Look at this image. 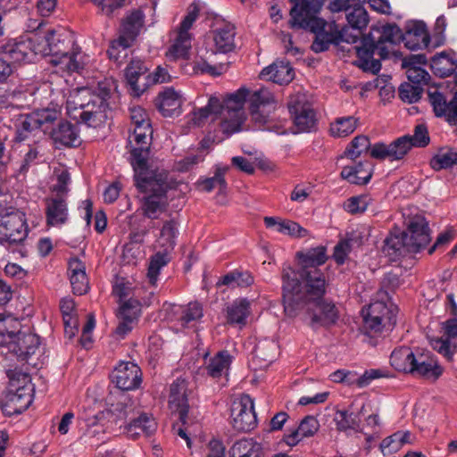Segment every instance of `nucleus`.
I'll use <instances>...</instances> for the list:
<instances>
[{
    "label": "nucleus",
    "instance_id": "f257e3e1",
    "mask_svg": "<svg viewBox=\"0 0 457 457\" xmlns=\"http://www.w3.org/2000/svg\"><path fill=\"white\" fill-rule=\"evenodd\" d=\"M247 103L252 120L264 129L285 134L286 129L275 121L278 100L269 87L250 90L239 87L223 100V129L230 134L238 132L246 120L244 105Z\"/></svg>",
    "mask_w": 457,
    "mask_h": 457
},
{
    "label": "nucleus",
    "instance_id": "f03ea898",
    "mask_svg": "<svg viewBox=\"0 0 457 457\" xmlns=\"http://www.w3.org/2000/svg\"><path fill=\"white\" fill-rule=\"evenodd\" d=\"M284 310L287 316L295 317L301 310L305 309L310 319L309 325L313 329L335 325L339 318L337 306L323 299L325 294L312 297L306 288L301 289L299 280L291 267L282 271Z\"/></svg>",
    "mask_w": 457,
    "mask_h": 457
},
{
    "label": "nucleus",
    "instance_id": "7ed1b4c3",
    "mask_svg": "<svg viewBox=\"0 0 457 457\" xmlns=\"http://www.w3.org/2000/svg\"><path fill=\"white\" fill-rule=\"evenodd\" d=\"M403 41V32L396 24H386L372 28L371 31L355 46L357 59L354 64L363 71L378 73L381 69V60L401 59L402 54L395 49Z\"/></svg>",
    "mask_w": 457,
    "mask_h": 457
},
{
    "label": "nucleus",
    "instance_id": "20e7f679",
    "mask_svg": "<svg viewBox=\"0 0 457 457\" xmlns=\"http://www.w3.org/2000/svg\"><path fill=\"white\" fill-rule=\"evenodd\" d=\"M134 170L135 186L142 194L140 203L143 214L152 220L158 219L169 205L168 175L165 172L149 173L147 164L144 169H134Z\"/></svg>",
    "mask_w": 457,
    "mask_h": 457
},
{
    "label": "nucleus",
    "instance_id": "39448f33",
    "mask_svg": "<svg viewBox=\"0 0 457 457\" xmlns=\"http://www.w3.org/2000/svg\"><path fill=\"white\" fill-rule=\"evenodd\" d=\"M290 19L288 21L291 29H302L314 33L315 39L312 44V50L321 53L328 50L333 42V36L324 32L326 21L318 17L324 0H290Z\"/></svg>",
    "mask_w": 457,
    "mask_h": 457
},
{
    "label": "nucleus",
    "instance_id": "423d86ee",
    "mask_svg": "<svg viewBox=\"0 0 457 457\" xmlns=\"http://www.w3.org/2000/svg\"><path fill=\"white\" fill-rule=\"evenodd\" d=\"M428 223L423 216L412 217L405 231L391 232L384 240L383 253L390 262H397L410 253H418L430 242Z\"/></svg>",
    "mask_w": 457,
    "mask_h": 457
},
{
    "label": "nucleus",
    "instance_id": "0eeeda50",
    "mask_svg": "<svg viewBox=\"0 0 457 457\" xmlns=\"http://www.w3.org/2000/svg\"><path fill=\"white\" fill-rule=\"evenodd\" d=\"M39 37L36 41L38 55H52L50 61L54 66L67 69L68 71H79L83 68L81 54L73 48L72 37L61 29H51L45 36L35 33Z\"/></svg>",
    "mask_w": 457,
    "mask_h": 457
},
{
    "label": "nucleus",
    "instance_id": "6e6552de",
    "mask_svg": "<svg viewBox=\"0 0 457 457\" xmlns=\"http://www.w3.org/2000/svg\"><path fill=\"white\" fill-rule=\"evenodd\" d=\"M295 256L298 260L299 269L295 273L301 285V289L306 288L307 294L315 298L325 294L327 281L324 273L319 267L328 260L326 247L319 245L306 251H300L296 253Z\"/></svg>",
    "mask_w": 457,
    "mask_h": 457
},
{
    "label": "nucleus",
    "instance_id": "1a4fd4ad",
    "mask_svg": "<svg viewBox=\"0 0 457 457\" xmlns=\"http://www.w3.org/2000/svg\"><path fill=\"white\" fill-rule=\"evenodd\" d=\"M130 119L134 124L133 134L129 137L131 164L133 169H144L149 156L152 138V126L148 114L140 106L130 108Z\"/></svg>",
    "mask_w": 457,
    "mask_h": 457
},
{
    "label": "nucleus",
    "instance_id": "9d476101",
    "mask_svg": "<svg viewBox=\"0 0 457 457\" xmlns=\"http://www.w3.org/2000/svg\"><path fill=\"white\" fill-rule=\"evenodd\" d=\"M177 233L178 229L174 220L164 222L158 239V243L163 247V251L157 252L151 257L147 270L148 282L153 287L156 286L161 269L167 265L170 261L169 252L174 248Z\"/></svg>",
    "mask_w": 457,
    "mask_h": 457
},
{
    "label": "nucleus",
    "instance_id": "9b49d317",
    "mask_svg": "<svg viewBox=\"0 0 457 457\" xmlns=\"http://www.w3.org/2000/svg\"><path fill=\"white\" fill-rule=\"evenodd\" d=\"M29 227L25 213L21 211L7 212L0 217V245L17 246L28 237Z\"/></svg>",
    "mask_w": 457,
    "mask_h": 457
},
{
    "label": "nucleus",
    "instance_id": "f8f14e48",
    "mask_svg": "<svg viewBox=\"0 0 457 457\" xmlns=\"http://www.w3.org/2000/svg\"><path fill=\"white\" fill-rule=\"evenodd\" d=\"M231 424L238 432H249L257 424L253 401L248 395H243L233 401L231 405Z\"/></svg>",
    "mask_w": 457,
    "mask_h": 457
},
{
    "label": "nucleus",
    "instance_id": "ddd939ff",
    "mask_svg": "<svg viewBox=\"0 0 457 457\" xmlns=\"http://www.w3.org/2000/svg\"><path fill=\"white\" fill-rule=\"evenodd\" d=\"M143 23L144 14L141 11H134L126 17L119 38L112 42L107 52L110 58L117 59L116 51L119 47L125 50L132 45L143 27Z\"/></svg>",
    "mask_w": 457,
    "mask_h": 457
},
{
    "label": "nucleus",
    "instance_id": "4468645a",
    "mask_svg": "<svg viewBox=\"0 0 457 457\" xmlns=\"http://www.w3.org/2000/svg\"><path fill=\"white\" fill-rule=\"evenodd\" d=\"M37 36H31L20 40H11L1 46L3 58L12 62H33L37 54L36 51V41H38Z\"/></svg>",
    "mask_w": 457,
    "mask_h": 457
},
{
    "label": "nucleus",
    "instance_id": "2eb2a0df",
    "mask_svg": "<svg viewBox=\"0 0 457 457\" xmlns=\"http://www.w3.org/2000/svg\"><path fill=\"white\" fill-rule=\"evenodd\" d=\"M40 345L39 337L33 333L19 331L14 338H10L6 344L7 353L15 356L21 362H29L31 355L35 354Z\"/></svg>",
    "mask_w": 457,
    "mask_h": 457
},
{
    "label": "nucleus",
    "instance_id": "dca6fc26",
    "mask_svg": "<svg viewBox=\"0 0 457 457\" xmlns=\"http://www.w3.org/2000/svg\"><path fill=\"white\" fill-rule=\"evenodd\" d=\"M443 336L430 339L431 347L444 356L447 361H452L457 351V319H448L442 323Z\"/></svg>",
    "mask_w": 457,
    "mask_h": 457
},
{
    "label": "nucleus",
    "instance_id": "f3484780",
    "mask_svg": "<svg viewBox=\"0 0 457 457\" xmlns=\"http://www.w3.org/2000/svg\"><path fill=\"white\" fill-rule=\"evenodd\" d=\"M412 361L411 374L436 380L444 372L437 358L428 350H416Z\"/></svg>",
    "mask_w": 457,
    "mask_h": 457
},
{
    "label": "nucleus",
    "instance_id": "a211bd4d",
    "mask_svg": "<svg viewBox=\"0 0 457 457\" xmlns=\"http://www.w3.org/2000/svg\"><path fill=\"white\" fill-rule=\"evenodd\" d=\"M364 328L370 332H379L386 326V321L391 322L390 311L383 301H375L361 311Z\"/></svg>",
    "mask_w": 457,
    "mask_h": 457
},
{
    "label": "nucleus",
    "instance_id": "6ab92c4d",
    "mask_svg": "<svg viewBox=\"0 0 457 457\" xmlns=\"http://www.w3.org/2000/svg\"><path fill=\"white\" fill-rule=\"evenodd\" d=\"M112 382L121 390H134L142 382L140 368L133 362H120L112 374Z\"/></svg>",
    "mask_w": 457,
    "mask_h": 457
},
{
    "label": "nucleus",
    "instance_id": "aec40b11",
    "mask_svg": "<svg viewBox=\"0 0 457 457\" xmlns=\"http://www.w3.org/2000/svg\"><path fill=\"white\" fill-rule=\"evenodd\" d=\"M346 20L354 33L349 32V28H344L340 31V37L347 43H356L361 31L369 23V14L362 5L351 6L346 13Z\"/></svg>",
    "mask_w": 457,
    "mask_h": 457
},
{
    "label": "nucleus",
    "instance_id": "412c9836",
    "mask_svg": "<svg viewBox=\"0 0 457 457\" xmlns=\"http://www.w3.org/2000/svg\"><path fill=\"white\" fill-rule=\"evenodd\" d=\"M408 147L405 137H398L390 144L375 143L370 146V155L380 161H401L408 154Z\"/></svg>",
    "mask_w": 457,
    "mask_h": 457
},
{
    "label": "nucleus",
    "instance_id": "4be33fe9",
    "mask_svg": "<svg viewBox=\"0 0 457 457\" xmlns=\"http://www.w3.org/2000/svg\"><path fill=\"white\" fill-rule=\"evenodd\" d=\"M32 386L8 388L3 400L4 410L10 415L23 412L32 403Z\"/></svg>",
    "mask_w": 457,
    "mask_h": 457
},
{
    "label": "nucleus",
    "instance_id": "5701e85b",
    "mask_svg": "<svg viewBox=\"0 0 457 457\" xmlns=\"http://www.w3.org/2000/svg\"><path fill=\"white\" fill-rule=\"evenodd\" d=\"M169 407L179 414V420L186 424L189 405L187 403V383L178 378L170 386Z\"/></svg>",
    "mask_w": 457,
    "mask_h": 457
},
{
    "label": "nucleus",
    "instance_id": "b1692460",
    "mask_svg": "<svg viewBox=\"0 0 457 457\" xmlns=\"http://www.w3.org/2000/svg\"><path fill=\"white\" fill-rule=\"evenodd\" d=\"M428 98L436 117L445 118L451 125L457 124V92L449 101L437 90L429 91Z\"/></svg>",
    "mask_w": 457,
    "mask_h": 457
},
{
    "label": "nucleus",
    "instance_id": "393cba45",
    "mask_svg": "<svg viewBox=\"0 0 457 457\" xmlns=\"http://www.w3.org/2000/svg\"><path fill=\"white\" fill-rule=\"evenodd\" d=\"M47 226L59 227L69 219L67 199L60 196H48L45 200Z\"/></svg>",
    "mask_w": 457,
    "mask_h": 457
},
{
    "label": "nucleus",
    "instance_id": "a878e982",
    "mask_svg": "<svg viewBox=\"0 0 457 457\" xmlns=\"http://www.w3.org/2000/svg\"><path fill=\"white\" fill-rule=\"evenodd\" d=\"M232 359L233 357L228 351H220L213 357L210 358L200 370L203 371V374H205L212 379L227 378Z\"/></svg>",
    "mask_w": 457,
    "mask_h": 457
},
{
    "label": "nucleus",
    "instance_id": "bb28decb",
    "mask_svg": "<svg viewBox=\"0 0 457 457\" xmlns=\"http://www.w3.org/2000/svg\"><path fill=\"white\" fill-rule=\"evenodd\" d=\"M403 42L410 50H419L428 46L430 36L426 24L422 21H414L406 27L403 33Z\"/></svg>",
    "mask_w": 457,
    "mask_h": 457
},
{
    "label": "nucleus",
    "instance_id": "cd10ccee",
    "mask_svg": "<svg viewBox=\"0 0 457 457\" xmlns=\"http://www.w3.org/2000/svg\"><path fill=\"white\" fill-rule=\"evenodd\" d=\"M260 79L275 84H289L294 77L295 72L288 62H275L272 64L262 69L259 75Z\"/></svg>",
    "mask_w": 457,
    "mask_h": 457
},
{
    "label": "nucleus",
    "instance_id": "c85d7f7f",
    "mask_svg": "<svg viewBox=\"0 0 457 457\" xmlns=\"http://www.w3.org/2000/svg\"><path fill=\"white\" fill-rule=\"evenodd\" d=\"M424 62L425 57L423 55H411L408 58L403 59L402 66L406 69L407 79L413 86H429V73L425 69L417 65Z\"/></svg>",
    "mask_w": 457,
    "mask_h": 457
},
{
    "label": "nucleus",
    "instance_id": "c756f323",
    "mask_svg": "<svg viewBox=\"0 0 457 457\" xmlns=\"http://www.w3.org/2000/svg\"><path fill=\"white\" fill-rule=\"evenodd\" d=\"M182 104L181 96L173 87H168L159 94L156 107L164 117L178 116Z\"/></svg>",
    "mask_w": 457,
    "mask_h": 457
},
{
    "label": "nucleus",
    "instance_id": "7c9ffc66",
    "mask_svg": "<svg viewBox=\"0 0 457 457\" xmlns=\"http://www.w3.org/2000/svg\"><path fill=\"white\" fill-rule=\"evenodd\" d=\"M278 350V344L274 340H260L253 349V361L259 369L267 368L276 359Z\"/></svg>",
    "mask_w": 457,
    "mask_h": 457
},
{
    "label": "nucleus",
    "instance_id": "2f4dec72",
    "mask_svg": "<svg viewBox=\"0 0 457 457\" xmlns=\"http://www.w3.org/2000/svg\"><path fill=\"white\" fill-rule=\"evenodd\" d=\"M235 27L231 24H224L223 26L217 28L212 32V40L214 43L215 53L227 54L235 49Z\"/></svg>",
    "mask_w": 457,
    "mask_h": 457
},
{
    "label": "nucleus",
    "instance_id": "473e14b6",
    "mask_svg": "<svg viewBox=\"0 0 457 457\" xmlns=\"http://www.w3.org/2000/svg\"><path fill=\"white\" fill-rule=\"evenodd\" d=\"M319 429V422L313 416H306L298 428L284 435L283 441L289 446L296 445L303 438L313 436Z\"/></svg>",
    "mask_w": 457,
    "mask_h": 457
},
{
    "label": "nucleus",
    "instance_id": "72a5a7b5",
    "mask_svg": "<svg viewBox=\"0 0 457 457\" xmlns=\"http://www.w3.org/2000/svg\"><path fill=\"white\" fill-rule=\"evenodd\" d=\"M157 429V423L152 415L142 413L131 420L126 427L129 437L137 439L141 434L145 436L153 435Z\"/></svg>",
    "mask_w": 457,
    "mask_h": 457
},
{
    "label": "nucleus",
    "instance_id": "f704fd0d",
    "mask_svg": "<svg viewBox=\"0 0 457 457\" xmlns=\"http://www.w3.org/2000/svg\"><path fill=\"white\" fill-rule=\"evenodd\" d=\"M263 220L268 228H274L277 232L298 238L308 236V230L293 220H282L275 217H265Z\"/></svg>",
    "mask_w": 457,
    "mask_h": 457
},
{
    "label": "nucleus",
    "instance_id": "c9c22d12",
    "mask_svg": "<svg viewBox=\"0 0 457 457\" xmlns=\"http://www.w3.org/2000/svg\"><path fill=\"white\" fill-rule=\"evenodd\" d=\"M372 172L369 162H359L353 166H345L341 170V177L352 184L365 185L371 179Z\"/></svg>",
    "mask_w": 457,
    "mask_h": 457
},
{
    "label": "nucleus",
    "instance_id": "e433bc0d",
    "mask_svg": "<svg viewBox=\"0 0 457 457\" xmlns=\"http://www.w3.org/2000/svg\"><path fill=\"white\" fill-rule=\"evenodd\" d=\"M54 142L65 146H77L80 144L77 127L68 121H61L51 132Z\"/></svg>",
    "mask_w": 457,
    "mask_h": 457
},
{
    "label": "nucleus",
    "instance_id": "4c0bfd02",
    "mask_svg": "<svg viewBox=\"0 0 457 457\" xmlns=\"http://www.w3.org/2000/svg\"><path fill=\"white\" fill-rule=\"evenodd\" d=\"M250 314V302L245 298L236 299L227 307V321L231 325L245 326Z\"/></svg>",
    "mask_w": 457,
    "mask_h": 457
},
{
    "label": "nucleus",
    "instance_id": "58836bf2",
    "mask_svg": "<svg viewBox=\"0 0 457 457\" xmlns=\"http://www.w3.org/2000/svg\"><path fill=\"white\" fill-rule=\"evenodd\" d=\"M203 307L198 302H192L187 305L174 306V320L181 326H187L190 322L196 321L203 317Z\"/></svg>",
    "mask_w": 457,
    "mask_h": 457
},
{
    "label": "nucleus",
    "instance_id": "ea45409f",
    "mask_svg": "<svg viewBox=\"0 0 457 457\" xmlns=\"http://www.w3.org/2000/svg\"><path fill=\"white\" fill-rule=\"evenodd\" d=\"M230 457H262L261 445L252 438L240 439L233 444L229 450Z\"/></svg>",
    "mask_w": 457,
    "mask_h": 457
},
{
    "label": "nucleus",
    "instance_id": "a19ab883",
    "mask_svg": "<svg viewBox=\"0 0 457 457\" xmlns=\"http://www.w3.org/2000/svg\"><path fill=\"white\" fill-rule=\"evenodd\" d=\"M415 352L406 346L396 348L390 356V363L398 371L411 373Z\"/></svg>",
    "mask_w": 457,
    "mask_h": 457
},
{
    "label": "nucleus",
    "instance_id": "79ce46f5",
    "mask_svg": "<svg viewBox=\"0 0 457 457\" xmlns=\"http://www.w3.org/2000/svg\"><path fill=\"white\" fill-rule=\"evenodd\" d=\"M15 140L21 142L39 131L31 113L21 114L15 121Z\"/></svg>",
    "mask_w": 457,
    "mask_h": 457
},
{
    "label": "nucleus",
    "instance_id": "37998d69",
    "mask_svg": "<svg viewBox=\"0 0 457 457\" xmlns=\"http://www.w3.org/2000/svg\"><path fill=\"white\" fill-rule=\"evenodd\" d=\"M229 167L227 165H216L214 175L211 178L198 181V186L205 192H211L215 188H219L220 192H223L227 187L225 174Z\"/></svg>",
    "mask_w": 457,
    "mask_h": 457
},
{
    "label": "nucleus",
    "instance_id": "c03bdc74",
    "mask_svg": "<svg viewBox=\"0 0 457 457\" xmlns=\"http://www.w3.org/2000/svg\"><path fill=\"white\" fill-rule=\"evenodd\" d=\"M39 130L46 131L61 117V109L57 105L36 110L30 112Z\"/></svg>",
    "mask_w": 457,
    "mask_h": 457
},
{
    "label": "nucleus",
    "instance_id": "a18cd8bd",
    "mask_svg": "<svg viewBox=\"0 0 457 457\" xmlns=\"http://www.w3.org/2000/svg\"><path fill=\"white\" fill-rule=\"evenodd\" d=\"M359 119L354 116L337 118L330 124V134L335 137H345L352 134L357 128Z\"/></svg>",
    "mask_w": 457,
    "mask_h": 457
},
{
    "label": "nucleus",
    "instance_id": "49530a36",
    "mask_svg": "<svg viewBox=\"0 0 457 457\" xmlns=\"http://www.w3.org/2000/svg\"><path fill=\"white\" fill-rule=\"evenodd\" d=\"M314 96L303 90L296 92L289 96L287 108L290 114L298 113L306 109L313 108Z\"/></svg>",
    "mask_w": 457,
    "mask_h": 457
},
{
    "label": "nucleus",
    "instance_id": "de8ad7c7",
    "mask_svg": "<svg viewBox=\"0 0 457 457\" xmlns=\"http://www.w3.org/2000/svg\"><path fill=\"white\" fill-rule=\"evenodd\" d=\"M298 132H311L316 129L317 118L313 108L291 115Z\"/></svg>",
    "mask_w": 457,
    "mask_h": 457
},
{
    "label": "nucleus",
    "instance_id": "09e8293b",
    "mask_svg": "<svg viewBox=\"0 0 457 457\" xmlns=\"http://www.w3.org/2000/svg\"><path fill=\"white\" fill-rule=\"evenodd\" d=\"M253 281V277L250 272L235 270L224 275L219 283L230 287H247Z\"/></svg>",
    "mask_w": 457,
    "mask_h": 457
},
{
    "label": "nucleus",
    "instance_id": "8fccbe9b",
    "mask_svg": "<svg viewBox=\"0 0 457 457\" xmlns=\"http://www.w3.org/2000/svg\"><path fill=\"white\" fill-rule=\"evenodd\" d=\"M192 35L189 32L178 31L169 54L174 58H187L191 48Z\"/></svg>",
    "mask_w": 457,
    "mask_h": 457
},
{
    "label": "nucleus",
    "instance_id": "3c124183",
    "mask_svg": "<svg viewBox=\"0 0 457 457\" xmlns=\"http://www.w3.org/2000/svg\"><path fill=\"white\" fill-rule=\"evenodd\" d=\"M402 137H405L407 141L408 153L412 147H426L430 142V137L426 124H418L414 128L413 135H404Z\"/></svg>",
    "mask_w": 457,
    "mask_h": 457
},
{
    "label": "nucleus",
    "instance_id": "603ef678",
    "mask_svg": "<svg viewBox=\"0 0 457 457\" xmlns=\"http://www.w3.org/2000/svg\"><path fill=\"white\" fill-rule=\"evenodd\" d=\"M148 71L145 63L137 58L132 59L124 70V77L129 86H137L140 76Z\"/></svg>",
    "mask_w": 457,
    "mask_h": 457
},
{
    "label": "nucleus",
    "instance_id": "864d4df0",
    "mask_svg": "<svg viewBox=\"0 0 457 457\" xmlns=\"http://www.w3.org/2000/svg\"><path fill=\"white\" fill-rule=\"evenodd\" d=\"M334 420L337 424V428L340 431L354 430L360 424L359 414L350 412L347 410L337 411Z\"/></svg>",
    "mask_w": 457,
    "mask_h": 457
},
{
    "label": "nucleus",
    "instance_id": "5fc2aeb1",
    "mask_svg": "<svg viewBox=\"0 0 457 457\" xmlns=\"http://www.w3.org/2000/svg\"><path fill=\"white\" fill-rule=\"evenodd\" d=\"M141 313V303L137 299L129 298L123 302L117 314L118 319L132 320L137 323L138 317Z\"/></svg>",
    "mask_w": 457,
    "mask_h": 457
},
{
    "label": "nucleus",
    "instance_id": "6e6d98bb",
    "mask_svg": "<svg viewBox=\"0 0 457 457\" xmlns=\"http://www.w3.org/2000/svg\"><path fill=\"white\" fill-rule=\"evenodd\" d=\"M457 163V152L448 149L440 151L430 160V166L435 170L447 169Z\"/></svg>",
    "mask_w": 457,
    "mask_h": 457
},
{
    "label": "nucleus",
    "instance_id": "4d7b16f0",
    "mask_svg": "<svg viewBox=\"0 0 457 457\" xmlns=\"http://www.w3.org/2000/svg\"><path fill=\"white\" fill-rule=\"evenodd\" d=\"M19 325L14 319L0 314V345L5 346L10 338L15 337V329Z\"/></svg>",
    "mask_w": 457,
    "mask_h": 457
},
{
    "label": "nucleus",
    "instance_id": "13d9d810",
    "mask_svg": "<svg viewBox=\"0 0 457 457\" xmlns=\"http://www.w3.org/2000/svg\"><path fill=\"white\" fill-rule=\"evenodd\" d=\"M54 174L56 175V183L52 187L53 195L51 196H60L67 199L71 175L68 170L63 169L54 170Z\"/></svg>",
    "mask_w": 457,
    "mask_h": 457
},
{
    "label": "nucleus",
    "instance_id": "bf43d9fd",
    "mask_svg": "<svg viewBox=\"0 0 457 457\" xmlns=\"http://www.w3.org/2000/svg\"><path fill=\"white\" fill-rule=\"evenodd\" d=\"M432 68L440 77L449 76L455 69L456 64L451 62L445 53H441L432 59Z\"/></svg>",
    "mask_w": 457,
    "mask_h": 457
},
{
    "label": "nucleus",
    "instance_id": "052dcab7",
    "mask_svg": "<svg viewBox=\"0 0 457 457\" xmlns=\"http://www.w3.org/2000/svg\"><path fill=\"white\" fill-rule=\"evenodd\" d=\"M370 146L371 145L368 137L363 135L357 136L352 140L345 154L348 158L354 160L358 158L362 152L367 150L370 151Z\"/></svg>",
    "mask_w": 457,
    "mask_h": 457
},
{
    "label": "nucleus",
    "instance_id": "680f3d73",
    "mask_svg": "<svg viewBox=\"0 0 457 457\" xmlns=\"http://www.w3.org/2000/svg\"><path fill=\"white\" fill-rule=\"evenodd\" d=\"M82 109L79 114V121L86 124L88 127L96 128L102 122V115L97 111L89 109L90 104L87 103L86 105L83 104H79Z\"/></svg>",
    "mask_w": 457,
    "mask_h": 457
},
{
    "label": "nucleus",
    "instance_id": "e2e57ef3",
    "mask_svg": "<svg viewBox=\"0 0 457 457\" xmlns=\"http://www.w3.org/2000/svg\"><path fill=\"white\" fill-rule=\"evenodd\" d=\"M9 388H20L21 386H32L31 379L28 372L18 370H8Z\"/></svg>",
    "mask_w": 457,
    "mask_h": 457
},
{
    "label": "nucleus",
    "instance_id": "0e129e2a",
    "mask_svg": "<svg viewBox=\"0 0 457 457\" xmlns=\"http://www.w3.org/2000/svg\"><path fill=\"white\" fill-rule=\"evenodd\" d=\"M370 202V198L368 195L353 196L347 200L345 208L348 212L353 214L361 213L366 211Z\"/></svg>",
    "mask_w": 457,
    "mask_h": 457
},
{
    "label": "nucleus",
    "instance_id": "69168bd1",
    "mask_svg": "<svg viewBox=\"0 0 457 457\" xmlns=\"http://www.w3.org/2000/svg\"><path fill=\"white\" fill-rule=\"evenodd\" d=\"M171 82V76L165 68L158 66L155 71L146 76V81L144 86H153L154 84H163Z\"/></svg>",
    "mask_w": 457,
    "mask_h": 457
},
{
    "label": "nucleus",
    "instance_id": "338daca9",
    "mask_svg": "<svg viewBox=\"0 0 457 457\" xmlns=\"http://www.w3.org/2000/svg\"><path fill=\"white\" fill-rule=\"evenodd\" d=\"M72 291L75 295H82L87 293L89 282L87 274L69 276Z\"/></svg>",
    "mask_w": 457,
    "mask_h": 457
},
{
    "label": "nucleus",
    "instance_id": "774afa93",
    "mask_svg": "<svg viewBox=\"0 0 457 457\" xmlns=\"http://www.w3.org/2000/svg\"><path fill=\"white\" fill-rule=\"evenodd\" d=\"M424 87H399L400 99L407 104L417 103L422 96Z\"/></svg>",
    "mask_w": 457,
    "mask_h": 457
}]
</instances>
